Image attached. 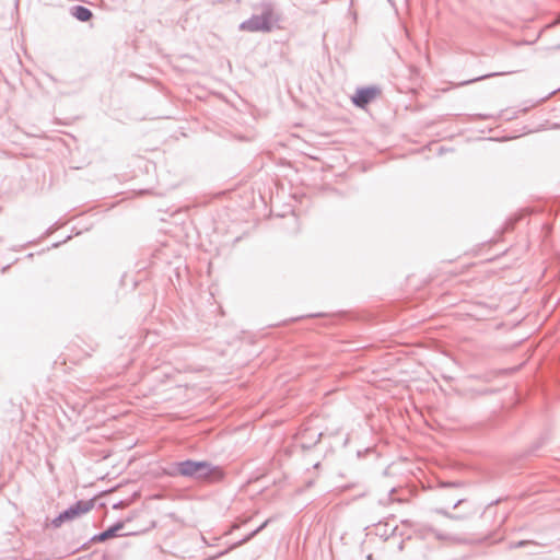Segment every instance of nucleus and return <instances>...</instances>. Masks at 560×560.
Here are the masks:
<instances>
[{
    "mask_svg": "<svg viewBox=\"0 0 560 560\" xmlns=\"http://www.w3.org/2000/svg\"><path fill=\"white\" fill-rule=\"evenodd\" d=\"M196 478L208 481H217L223 478V471L219 467L211 466L206 462H200Z\"/></svg>",
    "mask_w": 560,
    "mask_h": 560,
    "instance_id": "obj_1",
    "label": "nucleus"
},
{
    "mask_svg": "<svg viewBox=\"0 0 560 560\" xmlns=\"http://www.w3.org/2000/svg\"><path fill=\"white\" fill-rule=\"evenodd\" d=\"M90 505L88 503L78 502L63 513H61L55 521V525L59 526L66 521L73 520L84 513H86L90 510Z\"/></svg>",
    "mask_w": 560,
    "mask_h": 560,
    "instance_id": "obj_2",
    "label": "nucleus"
},
{
    "mask_svg": "<svg viewBox=\"0 0 560 560\" xmlns=\"http://www.w3.org/2000/svg\"><path fill=\"white\" fill-rule=\"evenodd\" d=\"M377 95V90L375 89H363L359 90L354 96L352 97L353 103L358 106H365L368 103H370L372 100L375 98Z\"/></svg>",
    "mask_w": 560,
    "mask_h": 560,
    "instance_id": "obj_3",
    "label": "nucleus"
},
{
    "mask_svg": "<svg viewBox=\"0 0 560 560\" xmlns=\"http://www.w3.org/2000/svg\"><path fill=\"white\" fill-rule=\"evenodd\" d=\"M200 462L186 460L176 465V471L182 476L197 477Z\"/></svg>",
    "mask_w": 560,
    "mask_h": 560,
    "instance_id": "obj_4",
    "label": "nucleus"
},
{
    "mask_svg": "<svg viewBox=\"0 0 560 560\" xmlns=\"http://www.w3.org/2000/svg\"><path fill=\"white\" fill-rule=\"evenodd\" d=\"M124 527V524L122 523H118L114 526H112L110 528H108L107 530L101 533L100 535L95 536L93 538L94 541H98V542H103L109 538H113V537H116L117 536V533L122 529Z\"/></svg>",
    "mask_w": 560,
    "mask_h": 560,
    "instance_id": "obj_5",
    "label": "nucleus"
},
{
    "mask_svg": "<svg viewBox=\"0 0 560 560\" xmlns=\"http://www.w3.org/2000/svg\"><path fill=\"white\" fill-rule=\"evenodd\" d=\"M72 14L75 19H78L81 22H88L92 19L93 14L92 12L81 5H77L72 9Z\"/></svg>",
    "mask_w": 560,
    "mask_h": 560,
    "instance_id": "obj_6",
    "label": "nucleus"
},
{
    "mask_svg": "<svg viewBox=\"0 0 560 560\" xmlns=\"http://www.w3.org/2000/svg\"><path fill=\"white\" fill-rule=\"evenodd\" d=\"M462 501H463V499H462V498L457 499V501H456V503H455L454 505L456 506V505H457L458 503H460Z\"/></svg>",
    "mask_w": 560,
    "mask_h": 560,
    "instance_id": "obj_7",
    "label": "nucleus"
}]
</instances>
